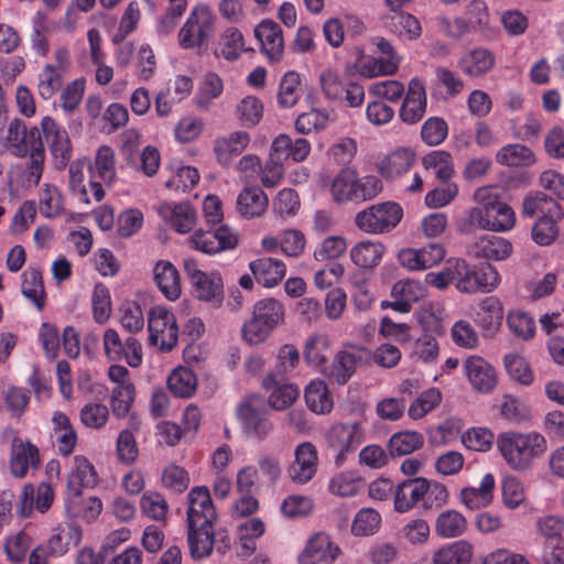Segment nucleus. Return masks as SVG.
<instances>
[{"label":"nucleus","instance_id":"obj_15","mask_svg":"<svg viewBox=\"0 0 564 564\" xmlns=\"http://www.w3.org/2000/svg\"><path fill=\"white\" fill-rule=\"evenodd\" d=\"M425 286L417 280L404 279L391 288L392 301H382L383 308H392L399 313H409L412 305L425 296Z\"/></svg>","mask_w":564,"mask_h":564},{"label":"nucleus","instance_id":"obj_50","mask_svg":"<svg viewBox=\"0 0 564 564\" xmlns=\"http://www.w3.org/2000/svg\"><path fill=\"white\" fill-rule=\"evenodd\" d=\"M329 350V338L323 334H314L307 338L304 346V359L305 361L317 367L323 371L326 367L327 352Z\"/></svg>","mask_w":564,"mask_h":564},{"label":"nucleus","instance_id":"obj_28","mask_svg":"<svg viewBox=\"0 0 564 564\" xmlns=\"http://www.w3.org/2000/svg\"><path fill=\"white\" fill-rule=\"evenodd\" d=\"M250 143V135L246 131H235L228 135L217 138L214 142V153L219 164L229 166L232 160L240 155Z\"/></svg>","mask_w":564,"mask_h":564},{"label":"nucleus","instance_id":"obj_6","mask_svg":"<svg viewBox=\"0 0 564 564\" xmlns=\"http://www.w3.org/2000/svg\"><path fill=\"white\" fill-rule=\"evenodd\" d=\"M455 286L462 293H489L500 283L497 269L490 263L470 265L464 259L454 258Z\"/></svg>","mask_w":564,"mask_h":564},{"label":"nucleus","instance_id":"obj_26","mask_svg":"<svg viewBox=\"0 0 564 564\" xmlns=\"http://www.w3.org/2000/svg\"><path fill=\"white\" fill-rule=\"evenodd\" d=\"M311 152V144L304 138L292 140L290 135L281 133L271 143L270 155L282 163L289 159L294 162L304 161Z\"/></svg>","mask_w":564,"mask_h":564},{"label":"nucleus","instance_id":"obj_59","mask_svg":"<svg viewBox=\"0 0 564 564\" xmlns=\"http://www.w3.org/2000/svg\"><path fill=\"white\" fill-rule=\"evenodd\" d=\"M236 115L242 127H254L262 118L263 105L257 97L247 96L237 105Z\"/></svg>","mask_w":564,"mask_h":564},{"label":"nucleus","instance_id":"obj_4","mask_svg":"<svg viewBox=\"0 0 564 564\" xmlns=\"http://www.w3.org/2000/svg\"><path fill=\"white\" fill-rule=\"evenodd\" d=\"M285 307L279 300L267 297L254 303L251 317L241 328L242 338L250 345L264 343L284 323Z\"/></svg>","mask_w":564,"mask_h":564},{"label":"nucleus","instance_id":"obj_34","mask_svg":"<svg viewBox=\"0 0 564 564\" xmlns=\"http://www.w3.org/2000/svg\"><path fill=\"white\" fill-rule=\"evenodd\" d=\"M97 481V473L89 460L80 455L75 456L67 477V494H82L84 488L94 487Z\"/></svg>","mask_w":564,"mask_h":564},{"label":"nucleus","instance_id":"obj_17","mask_svg":"<svg viewBox=\"0 0 564 564\" xmlns=\"http://www.w3.org/2000/svg\"><path fill=\"white\" fill-rule=\"evenodd\" d=\"M473 218L481 228L492 231H507L514 226L516 221L512 208L501 200L486 209H474Z\"/></svg>","mask_w":564,"mask_h":564},{"label":"nucleus","instance_id":"obj_24","mask_svg":"<svg viewBox=\"0 0 564 564\" xmlns=\"http://www.w3.org/2000/svg\"><path fill=\"white\" fill-rule=\"evenodd\" d=\"M254 401L256 399L251 398L241 403L237 409V415L249 436L264 438L273 425L267 414L254 406Z\"/></svg>","mask_w":564,"mask_h":564},{"label":"nucleus","instance_id":"obj_25","mask_svg":"<svg viewBox=\"0 0 564 564\" xmlns=\"http://www.w3.org/2000/svg\"><path fill=\"white\" fill-rule=\"evenodd\" d=\"M158 213L180 234L189 232L196 225L197 215L189 203L163 202L159 205Z\"/></svg>","mask_w":564,"mask_h":564},{"label":"nucleus","instance_id":"obj_29","mask_svg":"<svg viewBox=\"0 0 564 564\" xmlns=\"http://www.w3.org/2000/svg\"><path fill=\"white\" fill-rule=\"evenodd\" d=\"M40 466V454L35 445L30 442H22L14 438L12 443V452L10 458V470L17 478L26 475L30 467L37 468Z\"/></svg>","mask_w":564,"mask_h":564},{"label":"nucleus","instance_id":"obj_9","mask_svg":"<svg viewBox=\"0 0 564 564\" xmlns=\"http://www.w3.org/2000/svg\"><path fill=\"white\" fill-rule=\"evenodd\" d=\"M326 438L328 447L336 453V465L340 466L346 456L365 441L366 429L361 421L340 422L329 429Z\"/></svg>","mask_w":564,"mask_h":564},{"label":"nucleus","instance_id":"obj_30","mask_svg":"<svg viewBox=\"0 0 564 564\" xmlns=\"http://www.w3.org/2000/svg\"><path fill=\"white\" fill-rule=\"evenodd\" d=\"M502 319L503 306L497 297L487 296L478 303L474 321L487 335H494Z\"/></svg>","mask_w":564,"mask_h":564},{"label":"nucleus","instance_id":"obj_57","mask_svg":"<svg viewBox=\"0 0 564 564\" xmlns=\"http://www.w3.org/2000/svg\"><path fill=\"white\" fill-rule=\"evenodd\" d=\"M423 165L426 170L433 171L434 175L443 182L448 181L454 173L452 156L445 151H432L423 158Z\"/></svg>","mask_w":564,"mask_h":564},{"label":"nucleus","instance_id":"obj_53","mask_svg":"<svg viewBox=\"0 0 564 564\" xmlns=\"http://www.w3.org/2000/svg\"><path fill=\"white\" fill-rule=\"evenodd\" d=\"M22 294L29 299L39 311L44 307V285L42 273L36 269H26L22 274Z\"/></svg>","mask_w":564,"mask_h":564},{"label":"nucleus","instance_id":"obj_60","mask_svg":"<svg viewBox=\"0 0 564 564\" xmlns=\"http://www.w3.org/2000/svg\"><path fill=\"white\" fill-rule=\"evenodd\" d=\"M372 44L376 46L378 53L384 56V58L377 61L379 64L378 73L381 75H393L398 70L401 62L393 45L384 37L372 39Z\"/></svg>","mask_w":564,"mask_h":564},{"label":"nucleus","instance_id":"obj_51","mask_svg":"<svg viewBox=\"0 0 564 564\" xmlns=\"http://www.w3.org/2000/svg\"><path fill=\"white\" fill-rule=\"evenodd\" d=\"M496 161L506 166H529L534 163V154L525 145L507 144L497 152Z\"/></svg>","mask_w":564,"mask_h":564},{"label":"nucleus","instance_id":"obj_19","mask_svg":"<svg viewBox=\"0 0 564 564\" xmlns=\"http://www.w3.org/2000/svg\"><path fill=\"white\" fill-rule=\"evenodd\" d=\"M465 375L475 390L481 393L491 392L497 386L495 368L480 356H469L464 361Z\"/></svg>","mask_w":564,"mask_h":564},{"label":"nucleus","instance_id":"obj_64","mask_svg":"<svg viewBox=\"0 0 564 564\" xmlns=\"http://www.w3.org/2000/svg\"><path fill=\"white\" fill-rule=\"evenodd\" d=\"M442 401V393L438 389L432 388L422 392L409 408V415L414 419H421L433 409H435Z\"/></svg>","mask_w":564,"mask_h":564},{"label":"nucleus","instance_id":"obj_11","mask_svg":"<svg viewBox=\"0 0 564 564\" xmlns=\"http://www.w3.org/2000/svg\"><path fill=\"white\" fill-rule=\"evenodd\" d=\"M102 343L108 359L124 360L132 368L142 364V346L134 337L129 336L122 340L116 329L109 328L104 333Z\"/></svg>","mask_w":564,"mask_h":564},{"label":"nucleus","instance_id":"obj_23","mask_svg":"<svg viewBox=\"0 0 564 564\" xmlns=\"http://www.w3.org/2000/svg\"><path fill=\"white\" fill-rule=\"evenodd\" d=\"M468 253L477 259L502 261L512 253V245L502 237L484 235L468 247Z\"/></svg>","mask_w":564,"mask_h":564},{"label":"nucleus","instance_id":"obj_58","mask_svg":"<svg viewBox=\"0 0 564 564\" xmlns=\"http://www.w3.org/2000/svg\"><path fill=\"white\" fill-rule=\"evenodd\" d=\"M64 77V74L46 64L37 76L39 95L45 100L51 99L63 86Z\"/></svg>","mask_w":564,"mask_h":564},{"label":"nucleus","instance_id":"obj_27","mask_svg":"<svg viewBox=\"0 0 564 564\" xmlns=\"http://www.w3.org/2000/svg\"><path fill=\"white\" fill-rule=\"evenodd\" d=\"M254 35L262 52L271 59L279 61L283 55L284 40L282 29L272 20H263L254 29Z\"/></svg>","mask_w":564,"mask_h":564},{"label":"nucleus","instance_id":"obj_2","mask_svg":"<svg viewBox=\"0 0 564 564\" xmlns=\"http://www.w3.org/2000/svg\"><path fill=\"white\" fill-rule=\"evenodd\" d=\"M7 147L18 158L30 156L28 165L29 184L36 186L44 169L45 151L37 127L28 128L21 119L10 121L7 131Z\"/></svg>","mask_w":564,"mask_h":564},{"label":"nucleus","instance_id":"obj_48","mask_svg":"<svg viewBox=\"0 0 564 564\" xmlns=\"http://www.w3.org/2000/svg\"><path fill=\"white\" fill-rule=\"evenodd\" d=\"M91 177L100 178L106 185L116 180L115 152L110 147L102 145L97 150L94 165L90 167Z\"/></svg>","mask_w":564,"mask_h":564},{"label":"nucleus","instance_id":"obj_43","mask_svg":"<svg viewBox=\"0 0 564 564\" xmlns=\"http://www.w3.org/2000/svg\"><path fill=\"white\" fill-rule=\"evenodd\" d=\"M386 252V247L379 241L362 240L350 249V259L359 268L377 267Z\"/></svg>","mask_w":564,"mask_h":564},{"label":"nucleus","instance_id":"obj_42","mask_svg":"<svg viewBox=\"0 0 564 564\" xmlns=\"http://www.w3.org/2000/svg\"><path fill=\"white\" fill-rule=\"evenodd\" d=\"M194 293L200 301L210 302L219 306L224 300V281L218 272H210L200 275L193 284Z\"/></svg>","mask_w":564,"mask_h":564},{"label":"nucleus","instance_id":"obj_10","mask_svg":"<svg viewBox=\"0 0 564 564\" xmlns=\"http://www.w3.org/2000/svg\"><path fill=\"white\" fill-rule=\"evenodd\" d=\"M149 341L161 351H171L177 344L178 327L174 314L164 306L150 310L148 316Z\"/></svg>","mask_w":564,"mask_h":564},{"label":"nucleus","instance_id":"obj_22","mask_svg":"<svg viewBox=\"0 0 564 564\" xmlns=\"http://www.w3.org/2000/svg\"><path fill=\"white\" fill-rule=\"evenodd\" d=\"M339 554V547L335 545L325 533L313 535L304 551L299 556L300 564L330 563Z\"/></svg>","mask_w":564,"mask_h":564},{"label":"nucleus","instance_id":"obj_44","mask_svg":"<svg viewBox=\"0 0 564 564\" xmlns=\"http://www.w3.org/2000/svg\"><path fill=\"white\" fill-rule=\"evenodd\" d=\"M473 557V545L466 541H456L437 550L432 564H469Z\"/></svg>","mask_w":564,"mask_h":564},{"label":"nucleus","instance_id":"obj_12","mask_svg":"<svg viewBox=\"0 0 564 564\" xmlns=\"http://www.w3.org/2000/svg\"><path fill=\"white\" fill-rule=\"evenodd\" d=\"M41 129L53 155L55 167L64 170L73 152L67 131L48 116L42 119Z\"/></svg>","mask_w":564,"mask_h":564},{"label":"nucleus","instance_id":"obj_3","mask_svg":"<svg viewBox=\"0 0 564 564\" xmlns=\"http://www.w3.org/2000/svg\"><path fill=\"white\" fill-rule=\"evenodd\" d=\"M381 192L382 182L378 176L365 175L359 177L357 171L349 167L341 169L330 184L332 198L338 204L370 200Z\"/></svg>","mask_w":564,"mask_h":564},{"label":"nucleus","instance_id":"obj_45","mask_svg":"<svg viewBox=\"0 0 564 564\" xmlns=\"http://www.w3.org/2000/svg\"><path fill=\"white\" fill-rule=\"evenodd\" d=\"M384 25L392 33L405 35L409 40H416L422 33L419 20L413 14L403 11L388 14Z\"/></svg>","mask_w":564,"mask_h":564},{"label":"nucleus","instance_id":"obj_37","mask_svg":"<svg viewBox=\"0 0 564 564\" xmlns=\"http://www.w3.org/2000/svg\"><path fill=\"white\" fill-rule=\"evenodd\" d=\"M153 278L163 295L175 301L181 295V281L177 269L170 261H159L153 269Z\"/></svg>","mask_w":564,"mask_h":564},{"label":"nucleus","instance_id":"obj_62","mask_svg":"<svg viewBox=\"0 0 564 564\" xmlns=\"http://www.w3.org/2000/svg\"><path fill=\"white\" fill-rule=\"evenodd\" d=\"M140 508L143 514L155 521H163L169 511L165 498L155 491H147L140 500Z\"/></svg>","mask_w":564,"mask_h":564},{"label":"nucleus","instance_id":"obj_5","mask_svg":"<svg viewBox=\"0 0 564 564\" xmlns=\"http://www.w3.org/2000/svg\"><path fill=\"white\" fill-rule=\"evenodd\" d=\"M216 22L217 17L208 4H195L178 31V45L184 50L202 48L214 36Z\"/></svg>","mask_w":564,"mask_h":564},{"label":"nucleus","instance_id":"obj_21","mask_svg":"<svg viewBox=\"0 0 564 564\" xmlns=\"http://www.w3.org/2000/svg\"><path fill=\"white\" fill-rule=\"evenodd\" d=\"M430 482L423 477L411 478L399 484L394 489V509L404 513L412 510L429 492Z\"/></svg>","mask_w":564,"mask_h":564},{"label":"nucleus","instance_id":"obj_18","mask_svg":"<svg viewBox=\"0 0 564 564\" xmlns=\"http://www.w3.org/2000/svg\"><path fill=\"white\" fill-rule=\"evenodd\" d=\"M262 386L270 392L268 397L269 405L276 411L288 409L300 395V389L296 384L284 382V376L275 372L268 373Z\"/></svg>","mask_w":564,"mask_h":564},{"label":"nucleus","instance_id":"obj_61","mask_svg":"<svg viewBox=\"0 0 564 564\" xmlns=\"http://www.w3.org/2000/svg\"><path fill=\"white\" fill-rule=\"evenodd\" d=\"M500 415L510 423L519 424L529 420L530 410L519 398L505 394L500 404Z\"/></svg>","mask_w":564,"mask_h":564},{"label":"nucleus","instance_id":"obj_32","mask_svg":"<svg viewBox=\"0 0 564 564\" xmlns=\"http://www.w3.org/2000/svg\"><path fill=\"white\" fill-rule=\"evenodd\" d=\"M522 215L533 217L540 215V218L562 219L564 212L562 206L543 192L527 196L522 203Z\"/></svg>","mask_w":564,"mask_h":564},{"label":"nucleus","instance_id":"obj_20","mask_svg":"<svg viewBox=\"0 0 564 564\" xmlns=\"http://www.w3.org/2000/svg\"><path fill=\"white\" fill-rule=\"evenodd\" d=\"M426 93L424 84L419 78H412L409 83L404 101L400 108V118L404 123L419 122L426 111Z\"/></svg>","mask_w":564,"mask_h":564},{"label":"nucleus","instance_id":"obj_8","mask_svg":"<svg viewBox=\"0 0 564 564\" xmlns=\"http://www.w3.org/2000/svg\"><path fill=\"white\" fill-rule=\"evenodd\" d=\"M369 355L366 347L345 343L336 352L332 364L323 368V373L330 383L344 386L354 376L357 366L364 362Z\"/></svg>","mask_w":564,"mask_h":564},{"label":"nucleus","instance_id":"obj_1","mask_svg":"<svg viewBox=\"0 0 564 564\" xmlns=\"http://www.w3.org/2000/svg\"><path fill=\"white\" fill-rule=\"evenodd\" d=\"M498 449L506 464L516 471H527L532 468L536 458L547 449L546 438L539 432L508 431L497 438Z\"/></svg>","mask_w":564,"mask_h":564},{"label":"nucleus","instance_id":"obj_63","mask_svg":"<svg viewBox=\"0 0 564 564\" xmlns=\"http://www.w3.org/2000/svg\"><path fill=\"white\" fill-rule=\"evenodd\" d=\"M134 400V386L133 383L129 384H118L112 389L110 405L112 409V413L117 417H124Z\"/></svg>","mask_w":564,"mask_h":564},{"label":"nucleus","instance_id":"obj_38","mask_svg":"<svg viewBox=\"0 0 564 564\" xmlns=\"http://www.w3.org/2000/svg\"><path fill=\"white\" fill-rule=\"evenodd\" d=\"M187 541L193 558L202 560L209 556L215 544L214 524L194 528L192 523H188Z\"/></svg>","mask_w":564,"mask_h":564},{"label":"nucleus","instance_id":"obj_13","mask_svg":"<svg viewBox=\"0 0 564 564\" xmlns=\"http://www.w3.org/2000/svg\"><path fill=\"white\" fill-rule=\"evenodd\" d=\"M237 236L226 226L215 230H196L189 238L192 247L207 254L236 248Z\"/></svg>","mask_w":564,"mask_h":564},{"label":"nucleus","instance_id":"obj_55","mask_svg":"<svg viewBox=\"0 0 564 564\" xmlns=\"http://www.w3.org/2000/svg\"><path fill=\"white\" fill-rule=\"evenodd\" d=\"M424 437L421 433L414 431L399 432L391 436L389 449L392 456H403L421 448Z\"/></svg>","mask_w":564,"mask_h":564},{"label":"nucleus","instance_id":"obj_33","mask_svg":"<svg viewBox=\"0 0 564 564\" xmlns=\"http://www.w3.org/2000/svg\"><path fill=\"white\" fill-rule=\"evenodd\" d=\"M495 477L492 474H486L479 484V487H465L459 492L462 503L470 509L477 510L489 506L494 499Z\"/></svg>","mask_w":564,"mask_h":564},{"label":"nucleus","instance_id":"obj_54","mask_svg":"<svg viewBox=\"0 0 564 564\" xmlns=\"http://www.w3.org/2000/svg\"><path fill=\"white\" fill-rule=\"evenodd\" d=\"M300 74L290 70L284 74L280 82L278 101L283 108L293 107L302 95Z\"/></svg>","mask_w":564,"mask_h":564},{"label":"nucleus","instance_id":"obj_49","mask_svg":"<svg viewBox=\"0 0 564 564\" xmlns=\"http://www.w3.org/2000/svg\"><path fill=\"white\" fill-rule=\"evenodd\" d=\"M243 51L245 40L242 33L236 28H228L220 34L215 54L228 61H234Z\"/></svg>","mask_w":564,"mask_h":564},{"label":"nucleus","instance_id":"obj_39","mask_svg":"<svg viewBox=\"0 0 564 564\" xmlns=\"http://www.w3.org/2000/svg\"><path fill=\"white\" fill-rule=\"evenodd\" d=\"M268 203V196L260 187H246L237 197V212L245 218L260 217Z\"/></svg>","mask_w":564,"mask_h":564},{"label":"nucleus","instance_id":"obj_47","mask_svg":"<svg viewBox=\"0 0 564 564\" xmlns=\"http://www.w3.org/2000/svg\"><path fill=\"white\" fill-rule=\"evenodd\" d=\"M467 521L465 517L456 510H445L436 519V533L446 539L457 538L465 533Z\"/></svg>","mask_w":564,"mask_h":564},{"label":"nucleus","instance_id":"obj_41","mask_svg":"<svg viewBox=\"0 0 564 564\" xmlns=\"http://www.w3.org/2000/svg\"><path fill=\"white\" fill-rule=\"evenodd\" d=\"M52 424L53 437L59 454L63 456L70 455L77 444V434L70 424L69 417L63 412H54Z\"/></svg>","mask_w":564,"mask_h":564},{"label":"nucleus","instance_id":"obj_52","mask_svg":"<svg viewBox=\"0 0 564 564\" xmlns=\"http://www.w3.org/2000/svg\"><path fill=\"white\" fill-rule=\"evenodd\" d=\"M170 391L180 398H188L196 391L197 379L195 373L185 367L176 368L167 378Z\"/></svg>","mask_w":564,"mask_h":564},{"label":"nucleus","instance_id":"obj_46","mask_svg":"<svg viewBox=\"0 0 564 564\" xmlns=\"http://www.w3.org/2000/svg\"><path fill=\"white\" fill-rule=\"evenodd\" d=\"M305 401L310 410L317 414L329 413L333 409V398L327 386L322 380H313L305 389Z\"/></svg>","mask_w":564,"mask_h":564},{"label":"nucleus","instance_id":"obj_7","mask_svg":"<svg viewBox=\"0 0 564 564\" xmlns=\"http://www.w3.org/2000/svg\"><path fill=\"white\" fill-rule=\"evenodd\" d=\"M402 216L403 210L398 203L382 202L358 212L355 225L364 232L380 235L394 229Z\"/></svg>","mask_w":564,"mask_h":564},{"label":"nucleus","instance_id":"obj_56","mask_svg":"<svg viewBox=\"0 0 564 564\" xmlns=\"http://www.w3.org/2000/svg\"><path fill=\"white\" fill-rule=\"evenodd\" d=\"M39 203L40 212L46 218H55L64 210V197L61 191L51 184H44Z\"/></svg>","mask_w":564,"mask_h":564},{"label":"nucleus","instance_id":"obj_14","mask_svg":"<svg viewBox=\"0 0 564 564\" xmlns=\"http://www.w3.org/2000/svg\"><path fill=\"white\" fill-rule=\"evenodd\" d=\"M318 453L311 442H303L294 449V460L288 468L290 479L299 485L308 482L316 474Z\"/></svg>","mask_w":564,"mask_h":564},{"label":"nucleus","instance_id":"obj_31","mask_svg":"<svg viewBox=\"0 0 564 564\" xmlns=\"http://www.w3.org/2000/svg\"><path fill=\"white\" fill-rule=\"evenodd\" d=\"M254 280L265 288L278 285L285 276V264L274 258L263 257L249 263Z\"/></svg>","mask_w":564,"mask_h":564},{"label":"nucleus","instance_id":"obj_16","mask_svg":"<svg viewBox=\"0 0 564 564\" xmlns=\"http://www.w3.org/2000/svg\"><path fill=\"white\" fill-rule=\"evenodd\" d=\"M187 523H192L194 528L215 523L217 513L207 487L192 488L187 495Z\"/></svg>","mask_w":564,"mask_h":564},{"label":"nucleus","instance_id":"obj_36","mask_svg":"<svg viewBox=\"0 0 564 564\" xmlns=\"http://www.w3.org/2000/svg\"><path fill=\"white\" fill-rule=\"evenodd\" d=\"M495 55L487 48L477 47L465 53L458 61L464 74L470 77H480L495 66Z\"/></svg>","mask_w":564,"mask_h":564},{"label":"nucleus","instance_id":"obj_40","mask_svg":"<svg viewBox=\"0 0 564 564\" xmlns=\"http://www.w3.org/2000/svg\"><path fill=\"white\" fill-rule=\"evenodd\" d=\"M65 509L70 518H79L89 523L100 514L102 503L97 497L85 499L82 494L74 492L67 494Z\"/></svg>","mask_w":564,"mask_h":564},{"label":"nucleus","instance_id":"obj_35","mask_svg":"<svg viewBox=\"0 0 564 564\" xmlns=\"http://www.w3.org/2000/svg\"><path fill=\"white\" fill-rule=\"evenodd\" d=\"M415 153L408 148H399L382 159L379 164V172L386 178H397L404 173L415 163Z\"/></svg>","mask_w":564,"mask_h":564}]
</instances>
